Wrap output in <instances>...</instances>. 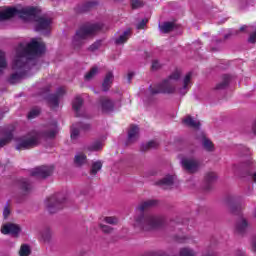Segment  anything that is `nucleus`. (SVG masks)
Returning a JSON list of instances; mask_svg holds the SVG:
<instances>
[{"label":"nucleus","instance_id":"nucleus-1","mask_svg":"<svg viewBox=\"0 0 256 256\" xmlns=\"http://www.w3.org/2000/svg\"><path fill=\"white\" fill-rule=\"evenodd\" d=\"M45 53V43L40 38H34L30 43H21L16 49V57L12 64L15 71L9 81L12 84L19 83L25 77V72L29 69L31 59Z\"/></svg>","mask_w":256,"mask_h":256},{"label":"nucleus","instance_id":"nucleus-2","mask_svg":"<svg viewBox=\"0 0 256 256\" xmlns=\"http://www.w3.org/2000/svg\"><path fill=\"white\" fill-rule=\"evenodd\" d=\"M16 15L20 19H23V21H35L36 31H40L41 33H49L51 31V19L40 16L41 10L39 8L21 5L13 8H0V21L11 19V17H15Z\"/></svg>","mask_w":256,"mask_h":256},{"label":"nucleus","instance_id":"nucleus-3","mask_svg":"<svg viewBox=\"0 0 256 256\" xmlns=\"http://www.w3.org/2000/svg\"><path fill=\"white\" fill-rule=\"evenodd\" d=\"M157 200H146L141 202L136 208V215L134 217V227L141 229L142 231H153V229H158L163 225V216L145 214L147 209L157 206Z\"/></svg>","mask_w":256,"mask_h":256},{"label":"nucleus","instance_id":"nucleus-4","mask_svg":"<svg viewBox=\"0 0 256 256\" xmlns=\"http://www.w3.org/2000/svg\"><path fill=\"white\" fill-rule=\"evenodd\" d=\"M193 73L189 72L182 80V86L177 87V82L181 79V71L176 70L166 80L160 83L155 89L151 90L152 95L157 93H179V95H186L187 91L191 89V78Z\"/></svg>","mask_w":256,"mask_h":256},{"label":"nucleus","instance_id":"nucleus-5","mask_svg":"<svg viewBox=\"0 0 256 256\" xmlns=\"http://www.w3.org/2000/svg\"><path fill=\"white\" fill-rule=\"evenodd\" d=\"M103 29V25L101 23L95 24H84L81 26L73 37L72 43L75 47H79V45H83V41L85 39H89V37H93V35H97L99 31Z\"/></svg>","mask_w":256,"mask_h":256},{"label":"nucleus","instance_id":"nucleus-6","mask_svg":"<svg viewBox=\"0 0 256 256\" xmlns=\"http://www.w3.org/2000/svg\"><path fill=\"white\" fill-rule=\"evenodd\" d=\"M17 151H23L25 149H31L39 145V134L31 133L26 136L14 138Z\"/></svg>","mask_w":256,"mask_h":256},{"label":"nucleus","instance_id":"nucleus-7","mask_svg":"<svg viewBox=\"0 0 256 256\" xmlns=\"http://www.w3.org/2000/svg\"><path fill=\"white\" fill-rule=\"evenodd\" d=\"M100 109L103 113H113L121 108V100L113 101L107 97H103L99 101Z\"/></svg>","mask_w":256,"mask_h":256},{"label":"nucleus","instance_id":"nucleus-8","mask_svg":"<svg viewBox=\"0 0 256 256\" xmlns=\"http://www.w3.org/2000/svg\"><path fill=\"white\" fill-rule=\"evenodd\" d=\"M44 207L48 213H57L63 209V202L57 196H51L44 201Z\"/></svg>","mask_w":256,"mask_h":256},{"label":"nucleus","instance_id":"nucleus-9","mask_svg":"<svg viewBox=\"0 0 256 256\" xmlns=\"http://www.w3.org/2000/svg\"><path fill=\"white\" fill-rule=\"evenodd\" d=\"M181 165L188 173H196L199 171L200 163L195 158H183Z\"/></svg>","mask_w":256,"mask_h":256},{"label":"nucleus","instance_id":"nucleus-10","mask_svg":"<svg viewBox=\"0 0 256 256\" xmlns=\"http://www.w3.org/2000/svg\"><path fill=\"white\" fill-rule=\"evenodd\" d=\"M53 173V167L41 166L34 168L31 172L32 177H38V179H45Z\"/></svg>","mask_w":256,"mask_h":256},{"label":"nucleus","instance_id":"nucleus-11","mask_svg":"<svg viewBox=\"0 0 256 256\" xmlns=\"http://www.w3.org/2000/svg\"><path fill=\"white\" fill-rule=\"evenodd\" d=\"M1 233L3 235H13L14 237H17L19 233H21V228L17 224L6 223L2 225Z\"/></svg>","mask_w":256,"mask_h":256},{"label":"nucleus","instance_id":"nucleus-12","mask_svg":"<svg viewBox=\"0 0 256 256\" xmlns=\"http://www.w3.org/2000/svg\"><path fill=\"white\" fill-rule=\"evenodd\" d=\"M64 93H66L65 87H60L57 89L56 95L49 96L48 103L52 109L59 107V98L63 97Z\"/></svg>","mask_w":256,"mask_h":256},{"label":"nucleus","instance_id":"nucleus-13","mask_svg":"<svg viewBox=\"0 0 256 256\" xmlns=\"http://www.w3.org/2000/svg\"><path fill=\"white\" fill-rule=\"evenodd\" d=\"M90 125L89 124H85V125H81V124H78V125H73L72 126V129H71V139L73 141H75L76 139L79 138V133H80V129H83L84 131H87L88 129H90Z\"/></svg>","mask_w":256,"mask_h":256},{"label":"nucleus","instance_id":"nucleus-14","mask_svg":"<svg viewBox=\"0 0 256 256\" xmlns=\"http://www.w3.org/2000/svg\"><path fill=\"white\" fill-rule=\"evenodd\" d=\"M130 38H131V30H126L115 38L114 43L116 45H124V43L126 41H129Z\"/></svg>","mask_w":256,"mask_h":256},{"label":"nucleus","instance_id":"nucleus-15","mask_svg":"<svg viewBox=\"0 0 256 256\" xmlns=\"http://www.w3.org/2000/svg\"><path fill=\"white\" fill-rule=\"evenodd\" d=\"M113 79H115L113 72H108L102 83L103 91H109V89L111 88V85H113Z\"/></svg>","mask_w":256,"mask_h":256},{"label":"nucleus","instance_id":"nucleus-16","mask_svg":"<svg viewBox=\"0 0 256 256\" xmlns=\"http://www.w3.org/2000/svg\"><path fill=\"white\" fill-rule=\"evenodd\" d=\"M72 107L77 117H81V107H83V98L77 96L72 103Z\"/></svg>","mask_w":256,"mask_h":256},{"label":"nucleus","instance_id":"nucleus-17","mask_svg":"<svg viewBox=\"0 0 256 256\" xmlns=\"http://www.w3.org/2000/svg\"><path fill=\"white\" fill-rule=\"evenodd\" d=\"M139 139V127L131 126L128 132V141L133 143Z\"/></svg>","mask_w":256,"mask_h":256},{"label":"nucleus","instance_id":"nucleus-18","mask_svg":"<svg viewBox=\"0 0 256 256\" xmlns=\"http://www.w3.org/2000/svg\"><path fill=\"white\" fill-rule=\"evenodd\" d=\"M58 132H59V129L57 128V124H52L44 132V137H47V139H53L57 135Z\"/></svg>","mask_w":256,"mask_h":256},{"label":"nucleus","instance_id":"nucleus-19","mask_svg":"<svg viewBox=\"0 0 256 256\" xmlns=\"http://www.w3.org/2000/svg\"><path fill=\"white\" fill-rule=\"evenodd\" d=\"M202 135V145L205 151H215V146L213 145V142L209 140V138L205 137V134L201 132Z\"/></svg>","mask_w":256,"mask_h":256},{"label":"nucleus","instance_id":"nucleus-20","mask_svg":"<svg viewBox=\"0 0 256 256\" xmlns=\"http://www.w3.org/2000/svg\"><path fill=\"white\" fill-rule=\"evenodd\" d=\"M247 227H249L247 220L245 218H240L236 224V231H238V233H245Z\"/></svg>","mask_w":256,"mask_h":256},{"label":"nucleus","instance_id":"nucleus-21","mask_svg":"<svg viewBox=\"0 0 256 256\" xmlns=\"http://www.w3.org/2000/svg\"><path fill=\"white\" fill-rule=\"evenodd\" d=\"M183 123L185 125H187L188 127H192L193 129H199V126L201 125V123L199 122V120H195L193 117L191 116H187L184 120Z\"/></svg>","mask_w":256,"mask_h":256},{"label":"nucleus","instance_id":"nucleus-22","mask_svg":"<svg viewBox=\"0 0 256 256\" xmlns=\"http://www.w3.org/2000/svg\"><path fill=\"white\" fill-rule=\"evenodd\" d=\"M173 181H175V177L166 176L158 182V185H160V187H163L164 189H169V187L173 185Z\"/></svg>","mask_w":256,"mask_h":256},{"label":"nucleus","instance_id":"nucleus-23","mask_svg":"<svg viewBox=\"0 0 256 256\" xmlns=\"http://www.w3.org/2000/svg\"><path fill=\"white\" fill-rule=\"evenodd\" d=\"M103 169V162L101 160L93 161L90 168V175H96Z\"/></svg>","mask_w":256,"mask_h":256},{"label":"nucleus","instance_id":"nucleus-24","mask_svg":"<svg viewBox=\"0 0 256 256\" xmlns=\"http://www.w3.org/2000/svg\"><path fill=\"white\" fill-rule=\"evenodd\" d=\"M230 80H231V77L229 75L223 76L222 82L218 83L215 87L216 91H221L222 89H226V87L229 85Z\"/></svg>","mask_w":256,"mask_h":256},{"label":"nucleus","instance_id":"nucleus-25","mask_svg":"<svg viewBox=\"0 0 256 256\" xmlns=\"http://www.w3.org/2000/svg\"><path fill=\"white\" fill-rule=\"evenodd\" d=\"M74 163L81 167V165H85L87 163V156L83 153H78L75 155Z\"/></svg>","mask_w":256,"mask_h":256},{"label":"nucleus","instance_id":"nucleus-26","mask_svg":"<svg viewBox=\"0 0 256 256\" xmlns=\"http://www.w3.org/2000/svg\"><path fill=\"white\" fill-rule=\"evenodd\" d=\"M174 27H175V24L171 22H166L159 26L160 31L162 33H169L170 31H173Z\"/></svg>","mask_w":256,"mask_h":256},{"label":"nucleus","instance_id":"nucleus-27","mask_svg":"<svg viewBox=\"0 0 256 256\" xmlns=\"http://www.w3.org/2000/svg\"><path fill=\"white\" fill-rule=\"evenodd\" d=\"M12 139H13V132L6 133L4 138L0 139V148L5 147V145H7V143H10Z\"/></svg>","mask_w":256,"mask_h":256},{"label":"nucleus","instance_id":"nucleus-28","mask_svg":"<svg viewBox=\"0 0 256 256\" xmlns=\"http://www.w3.org/2000/svg\"><path fill=\"white\" fill-rule=\"evenodd\" d=\"M97 73H99V68L97 66H94L91 68V70L85 75L86 81H91Z\"/></svg>","mask_w":256,"mask_h":256},{"label":"nucleus","instance_id":"nucleus-29","mask_svg":"<svg viewBox=\"0 0 256 256\" xmlns=\"http://www.w3.org/2000/svg\"><path fill=\"white\" fill-rule=\"evenodd\" d=\"M103 149V143L96 141L88 146V151H101Z\"/></svg>","mask_w":256,"mask_h":256},{"label":"nucleus","instance_id":"nucleus-30","mask_svg":"<svg viewBox=\"0 0 256 256\" xmlns=\"http://www.w3.org/2000/svg\"><path fill=\"white\" fill-rule=\"evenodd\" d=\"M20 256H29L31 255V248L27 244H23L19 251Z\"/></svg>","mask_w":256,"mask_h":256},{"label":"nucleus","instance_id":"nucleus-31","mask_svg":"<svg viewBox=\"0 0 256 256\" xmlns=\"http://www.w3.org/2000/svg\"><path fill=\"white\" fill-rule=\"evenodd\" d=\"M103 221L108 225H117V223H119V218L115 216H109V217H104Z\"/></svg>","mask_w":256,"mask_h":256},{"label":"nucleus","instance_id":"nucleus-32","mask_svg":"<svg viewBox=\"0 0 256 256\" xmlns=\"http://www.w3.org/2000/svg\"><path fill=\"white\" fill-rule=\"evenodd\" d=\"M7 67V61L5 60V52L0 51V73H3V69Z\"/></svg>","mask_w":256,"mask_h":256},{"label":"nucleus","instance_id":"nucleus-33","mask_svg":"<svg viewBox=\"0 0 256 256\" xmlns=\"http://www.w3.org/2000/svg\"><path fill=\"white\" fill-rule=\"evenodd\" d=\"M217 179V174L215 172H208L205 176L206 183H213Z\"/></svg>","mask_w":256,"mask_h":256},{"label":"nucleus","instance_id":"nucleus-34","mask_svg":"<svg viewBox=\"0 0 256 256\" xmlns=\"http://www.w3.org/2000/svg\"><path fill=\"white\" fill-rule=\"evenodd\" d=\"M180 256H195V252L189 248H183L180 250Z\"/></svg>","mask_w":256,"mask_h":256},{"label":"nucleus","instance_id":"nucleus-35","mask_svg":"<svg viewBox=\"0 0 256 256\" xmlns=\"http://www.w3.org/2000/svg\"><path fill=\"white\" fill-rule=\"evenodd\" d=\"M39 113H41L39 108L32 109L28 114V119H35V117H38Z\"/></svg>","mask_w":256,"mask_h":256},{"label":"nucleus","instance_id":"nucleus-36","mask_svg":"<svg viewBox=\"0 0 256 256\" xmlns=\"http://www.w3.org/2000/svg\"><path fill=\"white\" fill-rule=\"evenodd\" d=\"M132 9H139V7H143V1L142 0H132Z\"/></svg>","mask_w":256,"mask_h":256},{"label":"nucleus","instance_id":"nucleus-37","mask_svg":"<svg viewBox=\"0 0 256 256\" xmlns=\"http://www.w3.org/2000/svg\"><path fill=\"white\" fill-rule=\"evenodd\" d=\"M100 228L103 233H113V228H111V226L100 224Z\"/></svg>","mask_w":256,"mask_h":256},{"label":"nucleus","instance_id":"nucleus-38","mask_svg":"<svg viewBox=\"0 0 256 256\" xmlns=\"http://www.w3.org/2000/svg\"><path fill=\"white\" fill-rule=\"evenodd\" d=\"M151 67L153 71H157V69H161V62H159V60H153Z\"/></svg>","mask_w":256,"mask_h":256},{"label":"nucleus","instance_id":"nucleus-39","mask_svg":"<svg viewBox=\"0 0 256 256\" xmlns=\"http://www.w3.org/2000/svg\"><path fill=\"white\" fill-rule=\"evenodd\" d=\"M158 145L159 143H157V141H150L147 143L146 149H155Z\"/></svg>","mask_w":256,"mask_h":256},{"label":"nucleus","instance_id":"nucleus-40","mask_svg":"<svg viewBox=\"0 0 256 256\" xmlns=\"http://www.w3.org/2000/svg\"><path fill=\"white\" fill-rule=\"evenodd\" d=\"M8 215H11V209H9V205L7 204L3 210L4 219H7Z\"/></svg>","mask_w":256,"mask_h":256},{"label":"nucleus","instance_id":"nucleus-41","mask_svg":"<svg viewBox=\"0 0 256 256\" xmlns=\"http://www.w3.org/2000/svg\"><path fill=\"white\" fill-rule=\"evenodd\" d=\"M100 46H101V43L100 42H96V43H94V44H92L90 46V50L91 51H96V49H98Z\"/></svg>","mask_w":256,"mask_h":256},{"label":"nucleus","instance_id":"nucleus-42","mask_svg":"<svg viewBox=\"0 0 256 256\" xmlns=\"http://www.w3.org/2000/svg\"><path fill=\"white\" fill-rule=\"evenodd\" d=\"M145 25H147V20H142V21L137 25V29H145Z\"/></svg>","mask_w":256,"mask_h":256},{"label":"nucleus","instance_id":"nucleus-43","mask_svg":"<svg viewBox=\"0 0 256 256\" xmlns=\"http://www.w3.org/2000/svg\"><path fill=\"white\" fill-rule=\"evenodd\" d=\"M251 161H247V162H245V163H242L241 165H240V169H248V167H251Z\"/></svg>","mask_w":256,"mask_h":256},{"label":"nucleus","instance_id":"nucleus-44","mask_svg":"<svg viewBox=\"0 0 256 256\" xmlns=\"http://www.w3.org/2000/svg\"><path fill=\"white\" fill-rule=\"evenodd\" d=\"M135 74L133 72L128 73V81L131 82V79H133V76Z\"/></svg>","mask_w":256,"mask_h":256},{"label":"nucleus","instance_id":"nucleus-45","mask_svg":"<svg viewBox=\"0 0 256 256\" xmlns=\"http://www.w3.org/2000/svg\"><path fill=\"white\" fill-rule=\"evenodd\" d=\"M236 256H247V254H245V252L239 250L236 254Z\"/></svg>","mask_w":256,"mask_h":256},{"label":"nucleus","instance_id":"nucleus-46","mask_svg":"<svg viewBox=\"0 0 256 256\" xmlns=\"http://www.w3.org/2000/svg\"><path fill=\"white\" fill-rule=\"evenodd\" d=\"M251 179L254 181V183H256V172L251 175Z\"/></svg>","mask_w":256,"mask_h":256},{"label":"nucleus","instance_id":"nucleus-47","mask_svg":"<svg viewBox=\"0 0 256 256\" xmlns=\"http://www.w3.org/2000/svg\"><path fill=\"white\" fill-rule=\"evenodd\" d=\"M245 29H247V26H242V27L240 28V31H245Z\"/></svg>","mask_w":256,"mask_h":256},{"label":"nucleus","instance_id":"nucleus-48","mask_svg":"<svg viewBox=\"0 0 256 256\" xmlns=\"http://www.w3.org/2000/svg\"><path fill=\"white\" fill-rule=\"evenodd\" d=\"M230 35H237V32L231 31Z\"/></svg>","mask_w":256,"mask_h":256},{"label":"nucleus","instance_id":"nucleus-49","mask_svg":"<svg viewBox=\"0 0 256 256\" xmlns=\"http://www.w3.org/2000/svg\"><path fill=\"white\" fill-rule=\"evenodd\" d=\"M230 211H232V213H234L233 206H230Z\"/></svg>","mask_w":256,"mask_h":256},{"label":"nucleus","instance_id":"nucleus-50","mask_svg":"<svg viewBox=\"0 0 256 256\" xmlns=\"http://www.w3.org/2000/svg\"><path fill=\"white\" fill-rule=\"evenodd\" d=\"M24 189H26V190H27V189H29V188H28L27 186H24Z\"/></svg>","mask_w":256,"mask_h":256},{"label":"nucleus","instance_id":"nucleus-51","mask_svg":"<svg viewBox=\"0 0 256 256\" xmlns=\"http://www.w3.org/2000/svg\"><path fill=\"white\" fill-rule=\"evenodd\" d=\"M50 235H51V234H50V233H48V237H50Z\"/></svg>","mask_w":256,"mask_h":256},{"label":"nucleus","instance_id":"nucleus-52","mask_svg":"<svg viewBox=\"0 0 256 256\" xmlns=\"http://www.w3.org/2000/svg\"><path fill=\"white\" fill-rule=\"evenodd\" d=\"M44 241H47V238H44Z\"/></svg>","mask_w":256,"mask_h":256}]
</instances>
